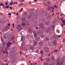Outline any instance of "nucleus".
<instances>
[{
  "label": "nucleus",
  "mask_w": 65,
  "mask_h": 65,
  "mask_svg": "<svg viewBox=\"0 0 65 65\" xmlns=\"http://www.w3.org/2000/svg\"><path fill=\"white\" fill-rule=\"evenodd\" d=\"M5 5H8V4L7 3V2L5 3Z\"/></svg>",
  "instance_id": "nucleus-56"
},
{
  "label": "nucleus",
  "mask_w": 65,
  "mask_h": 65,
  "mask_svg": "<svg viewBox=\"0 0 65 65\" xmlns=\"http://www.w3.org/2000/svg\"><path fill=\"white\" fill-rule=\"evenodd\" d=\"M40 45L42 46L43 45V43L42 42H40L39 43Z\"/></svg>",
  "instance_id": "nucleus-22"
},
{
  "label": "nucleus",
  "mask_w": 65,
  "mask_h": 65,
  "mask_svg": "<svg viewBox=\"0 0 65 65\" xmlns=\"http://www.w3.org/2000/svg\"><path fill=\"white\" fill-rule=\"evenodd\" d=\"M51 9L52 10H54L55 9V8L53 7H49L48 8H46V9L48 11H50L51 10Z\"/></svg>",
  "instance_id": "nucleus-5"
},
{
  "label": "nucleus",
  "mask_w": 65,
  "mask_h": 65,
  "mask_svg": "<svg viewBox=\"0 0 65 65\" xmlns=\"http://www.w3.org/2000/svg\"><path fill=\"white\" fill-rule=\"evenodd\" d=\"M8 14H9V15H11V13H8Z\"/></svg>",
  "instance_id": "nucleus-62"
},
{
  "label": "nucleus",
  "mask_w": 65,
  "mask_h": 65,
  "mask_svg": "<svg viewBox=\"0 0 65 65\" xmlns=\"http://www.w3.org/2000/svg\"><path fill=\"white\" fill-rule=\"evenodd\" d=\"M44 11L43 10H41V12H40V14H43L44 13Z\"/></svg>",
  "instance_id": "nucleus-26"
},
{
  "label": "nucleus",
  "mask_w": 65,
  "mask_h": 65,
  "mask_svg": "<svg viewBox=\"0 0 65 65\" xmlns=\"http://www.w3.org/2000/svg\"><path fill=\"white\" fill-rule=\"evenodd\" d=\"M30 65H34L33 64V63H31L30 64Z\"/></svg>",
  "instance_id": "nucleus-64"
},
{
  "label": "nucleus",
  "mask_w": 65,
  "mask_h": 65,
  "mask_svg": "<svg viewBox=\"0 0 65 65\" xmlns=\"http://www.w3.org/2000/svg\"><path fill=\"white\" fill-rule=\"evenodd\" d=\"M43 50H41V52H40L41 54V56L42 57V56H43Z\"/></svg>",
  "instance_id": "nucleus-19"
},
{
  "label": "nucleus",
  "mask_w": 65,
  "mask_h": 65,
  "mask_svg": "<svg viewBox=\"0 0 65 65\" xmlns=\"http://www.w3.org/2000/svg\"><path fill=\"white\" fill-rule=\"evenodd\" d=\"M36 40L38 41H40V38L39 37H38L36 38Z\"/></svg>",
  "instance_id": "nucleus-32"
},
{
  "label": "nucleus",
  "mask_w": 65,
  "mask_h": 65,
  "mask_svg": "<svg viewBox=\"0 0 65 65\" xmlns=\"http://www.w3.org/2000/svg\"><path fill=\"white\" fill-rule=\"evenodd\" d=\"M31 55L30 54H28L26 56V57L27 58L29 59L31 58Z\"/></svg>",
  "instance_id": "nucleus-11"
},
{
  "label": "nucleus",
  "mask_w": 65,
  "mask_h": 65,
  "mask_svg": "<svg viewBox=\"0 0 65 65\" xmlns=\"http://www.w3.org/2000/svg\"><path fill=\"white\" fill-rule=\"evenodd\" d=\"M7 26L8 27H9V26L10 27V23H9L8 24V25H7Z\"/></svg>",
  "instance_id": "nucleus-44"
},
{
  "label": "nucleus",
  "mask_w": 65,
  "mask_h": 65,
  "mask_svg": "<svg viewBox=\"0 0 65 65\" xmlns=\"http://www.w3.org/2000/svg\"><path fill=\"white\" fill-rule=\"evenodd\" d=\"M22 21L23 22H26V20L25 18H22Z\"/></svg>",
  "instance_id": "nucleus-20"
},
{
  "label": "nucleus",
  "mask_w": 65,
  "mask_h": 65,
  "mask_svg": "<svg viewBox=\"0 0 65 65\" xmlns=\"http://www.w3.org/2000/svg\"><path fill=\"white\" fill-rule=\"evenodd\" d=\"M42 59V57H39V59Z\"/></svg>",
  "instance_id": "nucleus-59"
},
{
  "label": "nucleus",
  "mask_w": 65,
  "mask_h": 65,
  "mask_svg": "<svg viewBox=\"0 0 65 65\" xmlns=\"http://www.w3.org/2000/svg\"><path fill=\"white\" fill-rule=\"evenodd\" d=\"M46 41H48L49 40V39L48 37H46Z\"/></svg>",
  "instance_id": "nucleus-34"
},
{
  "label": "nucleus",
  "mask_w": 65,
  "mask_h": 65,
  "mask_svg": "<svg viewBox=\"0 0 65 65\" xmlns=\"http://www.w3.org/2000/svg\"><path fill=\"white\" fill-rule=\"evenodd\" d=\"M47 12H46L45 13V16H47Z\"/></svg>",
  "instance_id": "nucleus-47"
},
{
  "label": "nucleus",
  "mask_w": 65,
  "mask_h": 65,
  "mask_svg": "<svg viewBox=\"0 0 65 65\" xmlns=\"http://www.w3.org/2000/svg\"><path fill=\"white\" fill-rule=\"evenodd\" d=\"M13 43L14 44H15L16 43L15 42H14V40H13Z\"/></svg>",
  "instance_id": "nucleus-61"
},
{
  "label": "nucleus",
  "mask_w": 65,
  "mask_h": 65,
  "mask_svg": "<svg viewBox=\"0 0 65 65\" xmlns=\"http://www.w3.org/2000/svg\"><path fill=\"white\" fill-rule=\"evenodd\" d=\"M14 4H17V2L16 1L14 2Z\"/></svg>",
  "instance_id": "nucleus-48"
},
{
  "label": "nucleus",
  "mask_w": 65,
  "mask_h": 65,
  "mask_svg": "<svg viewBox=\"0 0 65 65\" xmlns=\"http://www.w3.org/2000/svg\"><path fill=\"white\" fill-rule=\"evenodd\" d=\"M24 51H28V49L26 48H25L24 50Z\"/></svg>",
  "instance_id": "nucleus-42"
},
{
  "label": "nucleus",
  "mask_w": 65,
  "mask_h": 65,
  "mask_svg": "<svg viewBox=\"0 0 65 65\" xmlns=\"http://www.w3.org/2000/svg\"><path fill=\"white\" fill-rule=\"evenodd\" d=\"M37 21V19H34L33 20V22H36Z\"/></svg>",
  "instance_id": "nucleus-33"
},
{
  "label": "nucleus",
  "mask_w": 65,
  "mask_h": 65,
  "mask_svg": "<svg viewBox=\"0 0 65 65\" xmlns=\"http://www.w3.org/2000/svg\"><path fill=\"white\" fill-rule=\"evenodd\" d=\"M9 26L8 27L7 26L6 27H3L2 30V31L3 32H4L5 31H7L9 29Z\"/></svg>",
  "instance_id": "nucleus-3"
},
{
  "label": "nucleus",
  "mask_w": 65,
  "mask_h": 65,
  "mask_svg": "<svg viewBox=\"0 0 65 65\" xmlns=\"http://www.w3.org/2000/svg\"><path fill=\"white\" fill-rule=\"evenodd\" d=\"M52 28H54V26H53V25L51 26V28H52Z\"/></svg>",
  "instance_id": "nucleus-57"
},
{
  "label": "nucleus",
  "mask_w": 65,
  "mask_h": 65,
  "mask_svg": "<svg viewBox=\"0 0 65 65\" xmlns=\"http://www.w3.org/2000/svg\"><path fill=\"white\" fill-rule=\"evenodd\" d=\"M25 38L24 37H22L21 38V41H23L25 40Z\"/></svg>",
  "instance_id": "nucleus-16"
},
{
  "label": "nucleus",
  "mask_w": 65,
  "mask_h": 65,
  "mask_svg": "<svg viewBox=\"0 0 65 65\" xmlns=\"http://www.w3.org/2000/svg\"><path fill=\"white\" fill-rule=\"evenodd\" d=\"M22 24L23 26H26V24L24 23H22Z\"/></svg>",
  "instance_id": "nucleus-36"
},
{
  "label": "nucleus",
  "mask_w": 65,
  "mask_h": 65,
  "mask_svg": "<svg viewBox=\"0 0 65 65\" xmlns=\"http://www.w3.org/2000/svg\"><path fill=\"white\" fill-rule=\"evenodd\" d=\"M25 1V0H22L21 1V2H24Z\"/></svg>",
  "instance_id": "nucleus-60"
},
{
  "label": "nucleus",
  "mask_w": 65,
  "mask_h": 65,
  "mask_svg": "<svg viewBox=\"0 0 65 65\" xmlns=\"http://www.w3.org/2000/svg\"><path fill=\"white\" fill-rule=\"evenodd\" d=\"M37 42H35L34 43V44H33L34 46H35L37 45Z\"/></svg>",
  "instance_id": "nucleus-27"
},
{
  "label": "nucleus",
  "mask_w": 65,
  "mask_h": 65,
  "mask_svg": "<svg viewBox=\"0 0 65 65\" xmlns=\"http://www.w3.org/2000/svg\"><path fill=\"white\" fill-rule=\"evenodd\" d=\"M1 40L2 41V42H3L4 40L2 39V37H1Z\"/></svg>",
  "instance_id": "nucleus-39"
},
{
  "label": "nucleus",
  "mask_w": 65,
  "mask_h": 65,
  "mask_svg": "<svg viewBox=\"0 0 65 65\" xmlns=\"http://www.w3.org/2000/svg\"><path fill=\"white\" fill-rule=\"evenodd\" d=\"M51 58L53 61L52 62V64L53 65H54V64H55V62H56V61L55 60V59L53 57H52Z\"/></svg>",
  "instance_id": "nucleus-6"
},
{
  "label": "nucleus",
  "mask_w": 65,
  "mask_h": 65,
  "mask_svg": "<svg viewBox=\"0 0 65 65\" xmlns=\"http://www.w3.org/2000/svg\"><path fill=\"white\" fill-rule=\"evenodd\" d=\"M62 22L63 23H65V20H64L62 21Z\"/></svg>",
  "instance_id": "nucleus-53"
},
{
  "label": "nucleus",
  "mask_w": 65,
  "mask_h": 65,
  "mask_svg": "<svg viewBox=\"0 0 65 65\" xmlns=\"http://www.w3.org/2000/svg\"><path fill=\"white\" fill-rule=\"evenodd\" d=\"M54 7L55 8L57 9L58 8L57 7V6L56 5H55L54 6Z\"/></svg>",
  "instance_id": "nucleus-38"
},
{
  "label": "nucleus",
  "mask_w": 65,
  "mask_h": 65,
  "mask_svg": "<svg viewBox=\"0 0 65 65\" xmlns=\"http://www.w3.org/2000/svg\"><path fill=\"white\" fill-rule=\"evenodd\" d=\"M14 36H12L11 38V39L10 41H12L14 39Z\"/></svg>",
  "instance_id": "nucleus-29"
},
{
  "label": "nucleus",
  "mask_w": 65,
  "mask_h": 65,
  "mask_svg": "<svg viewBox=\"0 0 65 65\" xmlns=\"http://www.w3.org/2000/svg\"><path fill=\"white\" fill-rule=\"evenodd\" d=\"M62 60L63 61L65 60V56H63L62 57Z\"/></svg>",
  "instance_id": "nucleus-28"
},
{
  "label": "nucleus",
  "mask_w": 65,
  "mask_h": 65,
  "mask_svg": "<svg viewBox=\"0 0 65 65\" xmlns=\"http://www.w3.org/2000/svg\"><path fill=\"white\" fill-rule=\"evenodd\" d=\"M9 6H6V8L7 9H8L9 8V6H10V5H9Z\"/></svg>",
  "instance_id": "nucleus-45"
},
{
  "label": "nucleus",
  "mask_w": 65,
  "mask_h": 65,
  "mask_svg": "<svg viewBox=\"0 0 65 65\" xmlns=\"http://www.w3.org/2000/svg\"><path fill=\"white\" fill-rule=\"evenodd\" d=\"M6 42H4L3 43V44L2 45V48H4L5 46L6 45Z\"/></svg>",
  "instance_id": "nucleus-13"
},
{
  "label": "nucleus",
  "mask_w": 65,
  "mask_h": 65,
  "mask_svg": "<svg viewBox=\"0 0 65 65\" xmlns=\"http://www.w3.org/2000/svg\"><path fill=\"white\" fill-rule=\"evenodd\" d=\"M12 3H13V2H12L11 3H10V5H12Z\"/></svg>",
  "instance_id": "nucleus-55"
},
{
  "label": "nucleus",
  "mask_w": 65,
  "mask_h": 65,
  "mask_svg": "<svg viewBox=\"0 0 65 65\" xmlns=\"http://www.w3.org/2000/svg\"><path fill=\"white\" fill-rule=\"evenodd\" d=\"M8 49V48L7 47H6L5 50V51L6 52V54H7V55H8V51H7V49Z\"/></svg>",
  "instance_id": "nucleus-18"
},
{
  "label": "nucleus",
  "mask_w": 65,
  "mask_h": 65,
  "mask_svg": "<svg viewBox=\"0 0 65 65\" xmlns=\"http://www.w3.org/2000/svg\"><path fill=\"white\" fill-rule=\"evenodd\" d=\"M28 30L30 33H31L32 32V30L31 28H28Z\"/></svg>",
  "instance_id": "nucleus-21"
},
{
  "label": "nucleus",
  "mask_w": 65,
  "mask_h": 65,
  "mask_svg": "<svg viewBox=\"0 0 65 65\" xmlns=\"http://www.w3.org/2000/svg\"><path fill=\"white\" fill-rule=\"evenodd\" d=\"M51 17L50 15L47 16V18L48 20H50L51 18Z\"/></svg>",
  "instance_id": "nucleus-24"
},
{
  "label": "nucleus",
  "mask_w": 65,
  "mask_h": 65,
  "mask_svg": "<svg viewBox=\"0 0 65 65\" xmlns=\"http://www.w3.org/2000/svg\"><path fill=\"white\" fill-rule=\"evenodd\" d=\"M29 48L30 49V51L31 52H33L35 51V50L34 49L33 46H31Z\"/></svg>",
  "instance_id": "nucleus-4"
},
{
  "label": "nucleus",
  "mask_w": 65,
  "mask_h": 65,
  "mask_svg": "<svg viewBox=\"0 0 65 65\" xmlns=\"http://www.w3.org/2000/svg\"><path fill=\"white\" fill-rule=\"evenodd\" d=\"M52 37H53V38L54 39H55V35L53 36Z\"/></svg>",
  "instance_id": "nucleus-52"
},
{
  "label": "nucleus",
  "mask_w": 65,
  "mask_h": 65,
  "mask_svg": "<svg viewBox=\"0 0 65 65\" xmlns=\"http://www.w3.org/2000/svg\"><path fill=\"white\" fill-rule=\"evenodd\" d=\"M21 25H18L17 26V28L18 29L20 28L21 27Z\"/></svg>",
  "instance_id": "nucleus-23"
},
{
  "label": "nucleus",
  "mask_w": 65,
  "mask_h": 65,
  "mask_svg": "<svg viewBox=\"0 0 65 65\" xmlns=\"http://www.w3.org/2000/svg\"><path fill=\"white\" fill-rule=\"evenodd\" d=\"M51 59L49 57H47L46 59V61L48 62H49L50 61Z\"/></svg>",
  "instance_id": "nucleus-15"
},
{
  "label": "nucleus",
  "mask_w": 65,
  "mask_h": 65,
  "mask_svg": "<svg viewBox=\"0 0 65 65\" xmlns=\"http://www.w3.org/2000/svg\"><path fill=\"white\" fill-rule=\"evenodd\" d=\"M47 3L48 4H50L51 3V2H50V1H48L47 2Z\"/></svg>",
  "instance_id": "nucleus-43"
},
{
  "label": "nucleus",
  "mask_w": 65,
  "mask_h": 65,
  "mask_svg": "<svg viewBox=\"0 0 65 65\" xmlns=\"http://www.w3.org/2000/svg\"><path fill=\"white\" fill-rule=\"evenodd\" d=\"M56 22V19H54L53 21V24H55Z\"/></svg>",
  "instance_id": "nucleus-25"
},
{
  "label": "nucleus",
  "mask_w": 65,
  "mask_h": 65,
  "mask_svg": "<svg viewBox=\"0 0 65 65\" xmlns=\"http://www.w3.org/2000/svg\"><path fill=\"white\" fill-rule=\"evenodd\" d=\"M57 50H56L54 51L53 52H57Z\"/></svg>",
  "instance_id": "nucleus-50"
},
{
  "label": "nucleus",
  "mask_w": 65,
  "mask_h": 65,
  "mask_svg": "<svg viewBox=\"0 0 65 65\" xmlns=\"http://www.w3.org/2000/svg\"><path fill=\"white\" fill-rule=\"evenodd\" d=\"M36 16V17L37 18V17H39V15L38 14H37V15L36 14L35 16Z\"/></svg>",
  "instance_id": "nucleus-51"
},
{
  "label": "nucleus",
  "mask_w": 65,
  "mask_h": 65,
  "mask_svg": "<svg viewBox=\"0 0 65 65\" xmlns=\"http://www.w3.org/2000/svg\"><path fill=\"white\" fill-rule=\"evenodd\" d=\"M43 4H44V6L45 7H46V4L45 3H44Z\"/></svg>",
  "instance_id": "nucleus-49"
},
{
  "label": "nucleus",
  "mask_w": 65,
  "mask_h": 65,
  "mask_svg": "<svg viewBox=\"0 0 65 65\" xmlns=\"http://www.w3.org/2000/svg\"><path fill=\"white\" fill-rule=\"evenodd\" d=\"M34 34L35 37H37V33L36 32H34Z\"/></svg>",
  "instance_id": "nucleus-30"
},
{
  "label": "nucleus",
  "mask_w": 65,
  "mask_h": 65,
  "mask_svg": "<svg viewBox=\"0 0 65 65\" xmlns=\"http://www.w3.org/2000/svg\"><path fill=\"white\" fill-rule=\"evenodd\" d=\"M29 23L28 22H27V23H26V25H29Z\"/></svg>",
  "instance_id": "nucleus-46"
},
{
  "label": "nucleus",
  "mask_w": 65,
  "mask_h": 65,
  "mask_svg": "<svg viewBox=\"0 0 65 65\" xmlns=\"http://www.w3.org/2000/svg\"><path fill=\"white\" fill-rule=\"evenodd\" d=\"M15 58H13L11 59V60L12 61L14 62L15 61Z\"/></svg>",
  "instance_id": "nucleus-31"
},
{
  "label": "nucleus",
  "mask_w": 65,
  "mask_h": 65,
  "mask_svg": "<svg viewBox=\"0 0 65 65\" xmlns=\"http://www.w3.org/2000/svg\"><path fill=\"white\" fill-rule=\"evenodd\" d=\"M57 37L58 38H60V37H61V36H60V35H58Z\"/></svg>",
  "instance_id": "nucleus-54"
},
{
  "label": "nucleus",
  "mask_w": 65,
  "mask_h": 65,
  "mask_svg": "<svg viewBox=\"0 0 65 65\" xmlns=\"http://www.w3.org/2000/svg\"><path fill=\"white\" fill-rule=\"evenodd\" d=\"M13 43H11V42H8L7 44V46L8 47H9L11 46V45Z\"/></svg>",
  "instance_id": "nucleus-12"
},
{
  "label": "nucleus",
  "mask_w": 65,
  "mask_h": 65,
  "mask_svg": "<svg viewBox=\"0 0 65 65\" xmlns=\"http://www.w3.org/2000/svg\"><path fill=\"white\" fill-rule=\"evenodd\" d=\"M17 51V48L16 47H13V48L12 49L11 52L12 53L14 52Z\"/></svg>",
  "instance_id": "nucleus-10"
},
{
  "label": "nucleus",
  "mask_w": 65,
  "mask_h": 65,
  "mask_svg": "<svg viewBox=\"0 0 65 65\" xmlns=\"http://www.w3.org/2000/svg\"><path fill=\"white\" fill-rule=\"evenodd\" d=\"M44 24L43 23H41L39 25V29H42V30L44 32L46 30V29L44 28L43 27H44Z\"/></svg>",
  "instance_id": "nucleus-1"
},
{
  "label": "nucleus",
  "mask_w": 65,
  "mask_h": 65,
  "mask_svg": "<svg viewBox=\"0 0 65 65\" xmlns=\"http://www.w3.org/2000/svg\"><path fill=\"white\" fill-rule=\"evenodd\" d=\"M44 65H48V63H46L45 62L44 64Z\"/></svg>",
  "instance_id": "nucleus-41"
},
{
  "label": "nucleus",
  "mask_w": 65,
  "mask_h": 65,
  "mask_svg": "<svg viewBox=\"0 0 65 65\" xmlns=\"http://www.w3.org/2000/svg\"><path fill=\"white\" fill-rule=\"evenodd\" d=\"M37 64V63H33V64H34V65H36Z\"/></svg>",
  "instance_id": "nucleus-58"
},
{
  "label": "nucleus",
  "mask_w": 65,
  "mask_h": 65,
  "mask_svg": "<svg viewBox=\"0 0 65 65\" xmlns=\"http://www.w3.org/2000/svg\"><path fill=\"white\" fill-rule=\"evenodd\" d=\"M50 30V27H48L46 30V32L47 33H48Z\"/></svg>",
  "instance_id": "nucleus-17"
},
{
  "label": "nucleus",
  "mask_w": 65,
  "mask_h": 65,
  "mask_svg": "<svg viewBox=\"0 0 65 65\" xmlns=\"http://www.w3.org/2000/svg\"><path fill=\"white\" fill-rule=\"evenodd\" d=\"M8 37V34H5L3 36V38L4 39H6Z\"/></svg>",
  "instance_id": "nucleus-7"
},
{
  "label": "nucleus",
  "mask_w": 65,
  "mask_h": 65,
  "mask_svg": "<svg viewBox=\"0 0 65 65\" xmlns=\"http://www.w3.org/2000/svg\"><path fill=\"white\" fill-rule=\"evenodd\" d=\"M12 25H13V27L14 28V24H12Z\"/></svg>",
  "instance_id": "nucleus-63"
},
{
  "label": "nucleus",
  "mask_w": 65,
  "mask_h": 65,
  "mask_svg": "<svg viewBox=\"0 0 65 65\" xmlns=\"http://www.w3.org/2000/svg\"><path fill=\"white\" fill-rule=\"evenodd\" d=\"M29 15H30L31 16H34L35 15V14L34 12H29Z\"/></svg>",
  "instance_id": "nucleus-8"
},
{
  "label": "nucleus",
  "mask_w": 65,
  "mask_h": 65,
  "mask_svg": "<svg viewBox=\"0 0 65 65\" xmlns=\"http://www.w3.org/2000/svg\"><path fill=\"white\" fill-rule=\"evenodd\" d=\"M50 24V23L49 22H47L45 23L46 25H48Z\"/></svg>",
  "instance_id": "nucleus-35"
},
{
  "label": "nucleus",
  "mask_w": 65,
  "mask_h": 65,
  "mask_svg": "<svg viewBox=\"0 0 65 65\" xmlns=\"http://www.w3.org/2000/svg\"><path fill=\"white\" fill-rule=\"evenodd\" d=\"M16 54H13V55H12V57H14V56H15Z\"/></svg>",
  "instance_id": "nucleus-37"
},
{
  "label": "nucleus",
  "mask_w": 65,
  "mask_h": 65,
  "mask_svg": "<svg viewBox=\"0 0 65 65\" xmlns=\"http://www.w3.org/2000/svg\"><path fill=\"white\" fill-rule=\"evenodd\" d=\"M2 6L3 8H4V9H6L5 6L3 3H1V4H0V6Z\"/></svg>",
  "instance_id": "nucleus-9"
},
{
  "label": "nucleus",
  "mask_w": 65,
  "mask_h": 65,
  "mask_svg": "<svg viewBox=\"0 0 65 65\" xmlns=\"http://www.w3.org/2000/svg\"><path fill=\"white\" fill-rule=\"evenodd\" d=\"M57 65H62L63 62L62 61H60L59 59H58L56 61Z\"/></svg>",
  "instance_id": "nucleus-2"
},
{
  "label": "nucleus",
  "mask_w": 65,
  "mask_h": 65,
  "mask_svg": "<svg viewBox=\"0 0 65 65\" xmlns=\"http://www.w3.org/2000/svg\"><path fill=\"white\" fill-rule=\"evenodd\" d=\"M24 4L22 3H21L20 4V6H22L23 5H24Z\"/></svg>",
  "instance_id": "nucleus-40"
},
{
  "label": "nucleus",
  "mask_w": 65,
  "mask_h": 65,
  "mask_svg": "<svg viewBox=\"0 0 65 65\" xmlns=\"http://www.w3.org/2000/svg\"><path fill=\"white\" fill-rule=\"evenodd\" d=\"M44 51L46 52H48L49 51L47 47H45L44 48Z\"/></svg>",
  "instance_id": "nucleus-14"
}]
</instances>
